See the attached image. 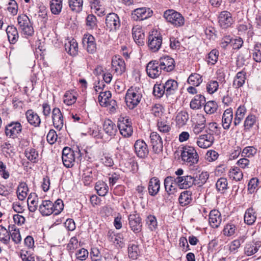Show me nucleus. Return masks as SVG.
I'll use <instances>...</instances> for the list:
<instances>
[{
  "label": "nucleus",
  "instance_id": "nucleus-1",
  "mask_svg": "<svg viewBox=\"0 0 261 261\" xmlns=\"http://www.w3.org/2000/svg\"><path fill=\"white\" fill-rule=\"evenodd\" d=\"M64 204L62 199H58L54 203L50 200H42L39 210L43 216H49L52 214L57 215L63 210Z\"/></svg>",
  "mask_w": 261,
  "mask_h": 261
},
{
  "label": "nucleus",
  "instance_id": "nucleus-2",
  "mask_svg": "<svg viewBox=\"0 0 261 261\" xmlns=\"http://www.w3.org/2000/svg\"><path fill=\"white\" fill-rule=\"evenodd\" d=\"M82 158V153L77 147L74 150L70 147H65L62 150V162L64 165L67 168L72 167L75 162H80Z\"/></svg>",
  "mask_w": 261,
  "mask_h": 261
},
{
  "label": "nucleus",
  "instance_id": "nucleus-3",
  "mask_svg": "<svg viewBox=\"0 0 261 261\" xmlns=\"http://www.w3.org/2000/svg\"><path fill=\"white\" fill-rule=\"evenodd\" d=\"M142 97V89L137 86H132L127 91L125 102L129 109H133L140 102Z\"/></svg>",
  "mask_w": 261,
  "mask_h": 261
},
{
  "label": "nucleus",
  "instance_id": "nucleus-4",
  "mask_svg": "<svg viewBox=\"0 0 261 261\" xmlns=\"http://www.w3.org/2000/svg\"><path fill=\"white\" fill-rule=\"evenodd\" d=\"M163 17L167 22L175 28H179L185 24V18L179 12L173 10L168 9L164 12Z\"/></svg>",
  "mask_w": 261,
  "mask_h": 261
},
{
  "label": "nucleus",
  "instance_id": "nucleus-5",
  "mask_svg": "<svg viewBox=\"0 0 261 261\" xmlns=\"http://www.w3.org/2000/svg\"><path fill=\"white\" fill-rule=\"evenodd\" d=\"M182 160L189 165L197 164L199 161V155L194 147L185 146L182 148L181 153Z\"/></svg>",
  "mask_w": 261,
  "mask_h": 261
},
{
  "label": "nucleus",
  "instance_id": "nucleus-6",
  "mask_svg": "<svg viewBox=\"0 0 261 261\" xmlns=\"http://www.w3.org/2000/svg\"><path fill=\"white\" fill-rule=\"evenodd\" d=\"M17 21L19 28L25 37L33 36L34 29L30 18L25 14L19 15L17 17Z\"/></svg>",
  "mask_w": 261,
  "mask_h": 261
},
{
  "label": "nucleus",
  "instance_id": "nucleus-7",
  "mask_svg": "<svg viewBox=\"0 0 261 261\" xmlns=\"http://www.w3.org/2000/svg\"><path fill=\"white\" fill-rule=\"evenodd\" d=\"M117 127L124 137L127 138L132 135L133 132L132 123L128 116H120L119 118Z\"/></svg>",
  "mask_w": 261,
  "mask_h": 261
},
{
  "label": "nucleus",
  "instance_id": "nucleus-8",
  "mask_svg": "<svg viewBox=\"0 0 261 261\" xmlns=\"http://www.w3.org/2000/svg\"><path fill=\"white\" fill-rule=\"evenodd\" d=\"M162 44V36L158 31H152L149 35L148 45L149 49L153 52L158 51Z\"/></svg>",
  "mask_w": 261,
  "mask_h": 261
},
{
  "label": "nucleus",
  "instance_id": "nucleus-9",
  "mask_svg": "<svg viewBox=\"0 0 261 261\" xmlns=\"http://www.w3.org/2000/svg\"><path fill=\"white\" fill-rule=\"evenodd\" d=\"M22 129V126L20 122L12 121L5 126V133L7 137L15 139L21 133Z\"/></svg>",
  "mask_w": 261,
  "mask_h": 261
},
{
  "label": "nucleus",
  "instance_id": "nucleus-10",
  "mask_svg": "<svg viewBox=\"0 0 261 261\" xmlns=\"http://www.w3.org/2000/svg\"><path fill=\"white\" fill-rule=\"evenodd\" d=\"M206 134H202L197 138L196 144L197 146L203 149L210 147L214 143L215 139L212 133L206 130Z\"/></svg>",
  "mask_w": 261,
  "mask_h": 261
},
{
  "label": "nucleus",
  "instance_id": "nucleus-11",
  "mask_svg": "<svg viewBox=\"0 0 261 261\" xmlns=\"http://www.w3.org/2000/svg\"><path fill=\"white\" fill-rule=\"evenodd\" d=\"M162 70L159 61L156 60L149 62L146 67L147 75L153 79L158 77L161 74Z\"/></svg>",
  "mask_w": 261,
  "mask_h": 261
},
{
  "label": "nucleus",
  "instance_id": "nucleus-12",
  "mask_svg": "<svg viewBox=\"0 0 261 261\" xmlns=\"http://www.w3.org/2000/svg\"><path fill=\"white\" fill-rule=\"evenodd\" d=\"M106 25L107 29L110 31L115 32L120 27V20L118 15L115 13L108 14L106 18Z\"/></svg>",
  "mask_w": 261,
  "mask_h": 261
},
{
  "label": "nucleus",
  "instance_id": "nucleus-13",
  "mask_svg": "<svg viewBox=\"0 0 261 261\" xmlns=\"http://www.w3.org/2000/svg\"><path fill=\"white\" fill-rule=\"evenodd\" d=\"M128 225L130 229L135 233H139L142 229V219L138 214H132L128 216Z\"/></svg>",
  "mask_w": 261,
  "mask_h": 261
},
{
  "label": "nucleus",
  "instance_id": "nucleus-14",
  "mask_svg": "<svg viewBox=\"0 0 261 261\" xmlns=\"http://www.w3.org/2000/svg\"><path fill=\"white\" fill-rule=\"evenodd\" d=\"M165 190L169 196L175 195L177 192V182L176 177L169 176L166 177L164 181Z\"/></svg>",
  "mask_w": 261,
  "mask_h": 261
},
{
  "label": "nucleus",
  "instance_id": "nucleus-15",
  "mask_svg": "<svg viewBox=\"0 0 261 261\" xmlns=\"http://www.w3.org/2000/svg\"><path fill=\"white\" fill-rule=\"evenodd\" d=\"M152 11L149 8L141 7L135 9L132 13V17L135 20H143L152 15Z\"/></svg>",
  "mask_w": 261,
  "mask_h": 261
},
{
  "label": "nucleus",
  "instance_id": "nucleus-16",
  "mask_svg": "<svg viewBox=\"0 0 261 261\" xmlns=\"http://www.w3.org/2000/svg\"><path fill=\"white\" fill-rule=\"evenodd\" d=\"M111 65L112 70L117 75H121L125 71V63L119 56H115L112 58Z\"/></svg>",
  "mask_w": 261,
  "mask_h": 261
},
{
  "label": "nucleus",
  "instance_id": "nucleus-17",
  "mask_svg": "<svg viewBox=\"0 0 261 261\" xmlns=\"http://www.w3.org/2000/svg\"><path fill=\"white\" fill-rule=\"evenodd\" d=\"M52 121L54 127L58 130H60L64 126V118L63 114L58 108H55L52 111Z\"/></svg>",
  "mask_w": 261,
  "mask_h": 261
},
{
  "label": "nucleus",
  "instance_id": "nucleus-18",
  "mask_svg": "<svg viewBox=\"0 0 261 261\" xmlns=\"http://www.w3.org/2000/svg\"><path fill=\"white\" fill-rule=\"evenodd\" d=\"M135 151L138 157L145 158L149 153V149L146 143L142 140H137L134 144Z\"/></svg>",
  "mask_w": 261,
  "mask_h": 261
},
{
  "label": "nucleus",
  "instance_id": "nucleus-19",
  "mask_svg": "<svg viewBox=\"0 0 261 261\" xmlns=\"http://www.w3.org/2000/svg\"><path fill=\"white\" fill-rule=\"evenodd\" d=\"M218 19L219 24L223 29L230 27L233 23L231 14L227 11H222L219 15Z\"/></svg>",
  "mask_w": 261,
  "mask_h": 261
},
{
  "label": "nucleus",
  "instance_id": "nucleus-20",
  "mask_svg": "<svg viewBox=\"0 0 261 261\" xmlns=\"http://www.w3.org/2000/svg\"><path fill=\"white\" fill-rule=\"evenodd\" d=\"M150 142L153 151L159 153L163 150V141L161 136L156 132H152L150 135Z\"/></svg>",
  "mask_w": 261,
  "mask_h": 261
},
{
  "label": "nucleus",
  "instance_id": "nucleus-21",
  "mask_svg": "<svg viewBox=\"0 0 261 261\" xmlns=\"http://www.w3.org/2000/svg\"><path fill=\"white\" fill-rule=\"evenodd\" d=\"M83 43L87 51L93 54L96 51V44L94 37L90 34H85L83 38Z\"/></svg>",
  "mask_w": 261,
  "mask_h": 261
},
{
  "label": "nucleus",
  "instance_id": "nucleus-22",
  "mask_svg": "<svg viewBox=\"0 0 261 261\" xmlns=\"http://www.w3.org/2000/svg\"><path fill=\"white\" fill-rule=\"evenodd\" d=\"M176 178L178 187L180 189H187L194 185V178L191 175L177 176Z\"/></svg>",
  "mask_w": 261,
  "mask_h": 261
},
{
  "label": "nucleus",
  "instance_id": "nucleus-23",
  "mask_svg": "<svg viewBox=\"0 0 261 261\" xmlns=\"http://www.w3.org/2000/svg\"><path fill=\"white\" fill-rule=\"evenodd\" d=\"M158 61L163 71L170 72L173 70L175 68L174 59L168 56L161 57Z\"/></svg>",
  "mask_w": 261,
  "mask_h": 261
},
{
  "label": "nucleus",
  "instance_id": "nucleus-24",
  "mask_svg": "<svg viewBox=\"0 0 261 261\" xmlns=\"http://www.w3.org/2000/svg\"><path fill=\"white\" fill-rule=\"evenodd\" d=\"M132 35L134 41L138 45H144L145 34L140 25H137L133 28Z\"/></svg>",
  "mask_w": 261,
  "mask_h": 261
},
{
  "label": "nucleus",
  "instance_id": "nucleus-25",
  "mask_svg": "<svg viewBox=\"0 0 261 261\" xmlns=\"http://www.w3.org/2000/svg\"><path fill=\"white\" fill-rule=\"evenodd\" d=\"M233 118V111L230 108L225 110L222 117V126L224 129H229Z\"/></svg>",
  "mask_w": 261,
  "mask_h": 261
},
{
  "label": "nucleus",
  "instance_id": "nucleus-26",
  "mask_svg": "<svg viewBox=\"0 0 261 261\" xmlns=\"http://www.w3.org/2000/svg\"><path fill=\"white\" fill-rule=\"evenodd\" d=\"M65 49L71 56H75L78 52V44L73 38H68L65 41Z\"/></svg>",
  "mask_w": 261,
  "mask_h": 261
},
{
  "label": "nucleus",
  "instance_id": "nucleus-27",
  "mask_svg": "<svg viewBox=\"0 0 261 261\" xmlns=\"http://www.w3.org/2000/svg\"><path fill=\"white\" fill-rule=\"evenodd\" d=\"M111 93L110 91H106L105 92H100L98 96V101L100 105L103 107H107L112 105V108H114L115 100H111Z\"/></svg>",
  "mask_w": 261,
  "mask_h": 261
},
{
  "label": "nucleus",
  "instance_id": "nucleus-28",
  "mask_svg": "<svg viewBox=\"0 0 261 261\" xmlns=\"http://www.w3.org/2000/svg\"><path fill=\"white\" fill-rule=\"evenodd\" d=\"M221 215L219 211L217 210H213L211 211L209 214V223L213 228L218 227L221 223Z\"/></svg>",
  "mask_w": 261,
  "mask_h": 261
},
{
  "label": "nucleus",
  "instance_id": "nucleus-29",
  "mask_svg": "<svg viewBox=\"0 0 261 261\" xmlns=\"http://www.w3.org/2000/svg\"><path fill=\"white\" fill-rule=\"evenodd\" d=\"M25 117L28 122L34 127L39 126L41 123V119L38 115L33 111V110L30 109L25 112Z\"/></svg>",
  "mask_w": 261,
  "mask_h": 261
},
{
  "label": "nucleus",
  "instance_id": "nucleus-30",
  "mask_svg": "<svg viewBox=\"0 0 261 261\" xmlns=\"http://www.w3.org/2000/svg\"><path fill=\"white\" fill-rule=\"evenodd\" d=\"M246 80V72L244 70L238 72L234 76L232 86L235 89H239L243 86Z\"/></svg>",
  "mask_w": 261,
  "mask_h": 261
},
{
  "label": "nucleus",
  "instance_id": "nucleus-31",
  "mask_svg": "<svg viewBox=\"0 0 261 261\" xmlns=\"http://www.w3.org/2000/svg\"><path fill=\"white\" fill-rule=\"evenodd\" d=\"M261 246V242L255 241L248 243L244 247V253L247 256H251L256 253Z\"/></svg>",
  "mask_w": 261,
  "mask_h": 261
},
{
  "label": "nucleus",
  "instance_id": "nucleus-32",
  "mask_svg": "<svg viewBox=\"0 0 261 261\" xmlns=\"http://www.w3.org/2000/svg\"><path fill=\"white\" fill-rule=\"evenodd\" d=\"M103 129L105 133L111 137L114 136L117 132V126L110 119H107L104 121Z\"/></svg>",
  "mask_w": 261,
  "mask_h": 261
},
{
  "label": "nucleus",
  "instance_id": "nucleus-33",
  "mask_svg": "<svg viewBox=\"0 0 261 261\" xmlns=\"http://www.w3.org/2000/svg\"><path fill=\"white\" fill-rule=\"evenodd\" d=\"M160 189V180L155 177L151 178L149 182L148 190L151 196H155L159 192Z\"/></svg>",
  "mask_w": 261,
  "mask_h": 261
},
{
  "label": "nucleus",
  "instance_id": "nucleus-34",
  "mask_svg": "<svg viewBox=\"0 0 261 261\" xmlns=\"http://www.w3.org/2000/svg\"><path fill=\"white\" fill-rule=\"evenodd\" d=\"M164 90L166 92V95L174 94L177 90L178 83L174 80H169L167 81L164 84H163Z\"/></svg>",
  "mask_w": 261,
  "mask_h": 261
},
{
  "label": "nucleus",
  "instance_id": "nucleus-35",
  "mask_svg": "<svg viewBox=\"0 0 261 261\" xmlns=\"http://www.w3.org/2000/svg\"><path fill=\"white\" fill-rule=\"evenodd\" d=\"M8 39L11 44H15L19 38L17 29L13 25H8L6 29Z\"/></svg>",
  "mask_w": 261,
  "mask_h": 261
},
{
  "label": "nucleus",
  "instance_id": "nucleus-36",
  "mask_svg": "<svg viewBox=\"0 0 261 261\" xmlns=\"http://www.w3.org/2000/svg\"><path fill=\"white\" fill-rule=\"evenodd\" d=\"M29 210L31 212H35L38 207L39 198L35 193H31L28 196L27 199Z\"/></svg>",
  "mask_w": 261,
  "mask_h": 261
},
{
  "label": "nucleus",
  "instance_id": "nucleus-37",
  "mask_svg": "<svg viewBox=\"0 0 261 261\" xmlns=\"http://www.w3.org/2000/svg\"><path fill=\"white\" fill-rule=\"evenodd\" d=\"M36 17L38 23L40 24L41 27L45 28L48 21L46 9L44 7L40 8Z\"/></svg>",
  "mask_w": 261,
  "mask_h": 261
},
{
  "label": "nucleus",
  "instance_id": "nucleus-38",
  "mask_svg": "<svg viewBox=\"0 0 261 261\" xmlns=\"http://www.w3.org/2000/svg\"><path fill=\"white\" fill-rule=\"evenodd\" d=\"M192 200V192L188 190L182 192L178 198L179 203L182 206L188 205L191 203Z\"/></svg>",
  "mask_w": 261,
  "mask_h": 261
},
{
  "label": "nucleus",
  "instance_id": "nucleus-39",
  "mask_svg": "<svg viewBox=\"0 0 261 261\" xmlns=\"http://www.w3.org/2000/svg\"><path fill=\"white\" fill-rule=\"evenodd\" d=\"M205 102L204 96L201 94L196 95L190 102V108L193 110L199 109Z\"/></svg>",
  "mask_w": 261,
  "mask_h": 261
},
{
  "label": "nucleus",
  "instance_id": "nucleus-40",
  "mask_svg": "<svg viewBox=\"0 0 261 261\" xmlns=\"http://www.w3.org/2000/svg\"><path fill=\"white\" fill-rule=\"evenodd\" d=\"M49 7L51 13L58 15L62 11L63 0H50Z\"/></svg>",
  "mask_w": 261,
  "mask_h": 261
},
{
  "label": "nucleus",
  "instance_id": "nucleus-41",
  "mask_svg": "<svg viewBox=\"0 0 261 261\" xmlns=\"http://www.w3.org/2000/svg\"><path fill=\"white\" fill-rule=\"evenodd\" d=\"M29 192V188L24 182L19 183L17 189V196L19 200L22 201L27 197Z\"/></svg>",
  "mask_w": 261,
  "mask_h": 261
},
{
  "label": "nucleus",
  "instance_id": "nucleus-42",
  "mask_svg": "<svg viewBox=\"0 0 261 261\" xmlns=\"http://www.w3.org/2000/svg\"><path fill=\"white\" fill-rule=\"evenodd\" d=\"M246 113V109L244 106H240L237 109L233 120V124L235 126H237L241 123V121L244 119Z\"/></svg>",
  "mask_w": 261,
  "mask_h": 261
},
{
  "label": "nucleus",
  "instance_id": "nucleus-43",
  "mask_svg": "<svg viewBox=\"0 0 261 261\" xmlns=\"http://www.w3.org/2000/svg\"><path fill=\"white\" fill-rule=\"evenodd\" d=\"M244 222L248 225H252L256 219L255 212L251 207L246 210L244 214Z\"/></svg>",
  "mask_w": 261,
  "mask_h": 261
},
{
  "label": "nucleus",
  "instance_id": "nucleus-44",
  "mask_svg": "<svg viewBox=\"0 0 261 261\" xmlns=\"http://www.w3.org/2000/svg\"><path fill=\"white\" fill-rule=\"evenodd\" d=\"M209 177V174L206 171H202L198 175H196L194 178V185L201 187L207 181Z\"/></svg>",
  "mask_w": 261,
  "mask_h": 261
},
{
  "label": "nucleus",
  "instance_id": "nucleus-45",
  "mask_svg": "<svg viewBox=\"0 0 261 261\" xmlns=\"http://www.w3.org/2000/svg\"><path fill=\"white\" fill-rule=\"evenodd\" d=\"M95 189L98 195L105 196L108 192L109 187L106 182L99 180L96 182Z\"/></svg>",
  "mask_w": 261,
  "mask_h": 261
},
{
  "label": "nucleus",
  "instance_id": "nucleus-46",
  "mask_svg": "<svg viewBox=\"0 0 261 261\" xmlns=\"http://www.w3.org/2000/svg\"><path fill=\"white\" fill-rule=\"evenodd\" d=\"M77 94L74 91H66L64 95V102L68 106L74 104L77 99Z\"/></svg>",
  "mask_w": 261,
  "mask_h": 261
},
{
  "label": "nucleus",
  "instance_id": "nucleus-47",
  "mask_svg": "<svg viewBox=\"0 0 261 261\" xmlns=\"http://www.w3.org/2000/svg\"><path fill=\"white\" fill-rule=\"evenodd\" d=\"M9 230L10 233V236H11L13 241L16 244L20 243L21 237L19 229L16 228L14 225H12V226H9Z\"/></svg>",
  "mask_w": 261,
  "mask_h": 261
},
{
  "label": "nucleus",
  "instance_id": "nucleus-48",
  "mask_svg": "<svg viewBox=\"0 0 261 261\" xmlns=\"http://www.w3.org/2000/svg\"><path fill=\"white\" fill-rule=\"evenodd\" d=\"M68 5L71 11L79 13L82 11L83 0H68Z\"/></svg>",
  "mask_w": 261,
  "mask_h": 261
},
{
  "label": "nucleus",
  "instance_id": "nucleus-49",
  "mask_svg": "<svg viewBox=\"0 0 261 261\" xmlns=\"http://www.w3.org/2000/svg\"><path fill=\"white\" fill-rule=\"evenodd\" d=\"M189 119V114L185 111L179 112L176 117V124L179 126L185 125Z\"/></svg>",
  "mask_w": 261,
  "mask_h": 261
},
{
  "label": "nucleus",
  "instance_id": "nucleus-50",
  "mask_svg": "<svg viewBox=\"0 0 261 261\" xmlns=\"http://www.w3.org/2000/svg\"><path fill=\"white\" fill-rule=\"evenodd\" d=\"M80 247L78 240L75 237H72L67 244L66 249L71 255L74 251Z\"/></svg>",
  "mask_w": 261,
  "mask_h": 261
},
{
  "label": "nucleus",
  "instance_id": "nucleus-51",
  "mask_svg": "<svg viewBox=\"0 0 261 261\" xmlns=\"http://www.w3.org/2000/svg\"><path fill=\"white\" fill-rule=\"evenodd\" d=\"M242 151V156L252 158L256 154L257 149L253 146H248L244 147Z\"/></svg>",
  "mask_w": 261,
  "mask_h": 261
},
{
  "label": "nucleus",
  "instance_id": "nucleus-52",
  "mask_svg": "<svg viewBox=\"0 0 261 261\" xmlns=\"http://www.w3.org/2000/svg\"><path fill=\"white\" fill-rule=\"evenodd\" d=\"M202 76L199 74L192 73L188 77L187 82L193 86H198L202 82Z\"/></svg>",
  "mask_w": 261,
  "mask_h": 261
},
{
  "label": "nucleus",
  "instance_id": "nucleus-53",
  "mask_svg": "<svg viewBox=\"0 0 261 261\" xmlns=\"http://www.w3.org/2000/svg\"><path fill=\"white\" fill-rule=\"evenodd\" d=\"M91 8L93 9L98 15H104L105 11L100 2L99 0H92L90 2Z\"/></svg>",
  "mask_w": 261,
  "mask_h": 261
},
{
  "label": "nucleus",
  "instance_id": "nucleus-54",
  "mask_svg": "<svg viewBox=\"0 0 261 261\" xmlns=\"http://www.w3.org/2000/svg\"><path fill=\"white\" fill-rule=\"evenodd\" d=\"M229 176L230 178L236 181H240L243 178V175L240 168L235 167L230 169Z\"/></svg>",
  "mask_w": 261,
  "mask_h": 261
},
{
  "label": "nucleus",
  "instance_id": "nucleus-55",
  "mask_svg": "<svg viewBox=\"0 0 261 261\" xmlns=\"http://www.w3.org/2000/svg\"><path fill=\"white\" fill-rule=\"evenodd\" d=\"M244 240L245 239L243 237H240L231 242L229 244V251L233 253H237Z\"/></svg>",
  "mask_w": 261,
  "mask_h": 261
},
{
  "label": "nucleus",
  "instance_id": "nucleus-56",
  "mask_svg": "<svg viewBox=\"0 0 261 261\" xmlns=\"http://www.w3.org/2000/svg\"><path fill=\"white\" fill-rule=\"evenodd\" d=\"M146 224L149 229L151 231H155L158 228V222L156 217L152 215H148L146 220Z\"/></svg>",
  "mask_w": 261,
  "mask_h": 261
},
{
  "label": "nucleus",
  "instance_id": "nucleus-57",
  "mask_svg": "<svg viewBox=\"0 0 261 261\" xmlns=\"http://www.w3.org/2000/svg\"><path fill=\"white\" fill-rule=\"evenodd\" d=\"M218 108V106L216 101L210 100L205 103L204 110L207 114H212L217 111Z\"/></svg>",
  "mask_w": 261,
  "mask_h": 261
},
{
  "label": "nucleus",
  "instance_id": "nucleus-58",
  "mask_svg": "<svg viewBox=\"0 0 261 261\" xmlns=\"http://www.w3.org/2000/svg\"><path fill=\"white\" fill-rule=\"evenodd\" d=\"M128 256L132 259H136L139 256V248L137 244L130 243L127 248Z\"/></svg>",
  "mask_w": 261,
  "mask_h": 261
},
{
  "label": "nucleus",
  "instance_id": "nucleus-59",
  "mask_svg": "<svg viewBox=\"0 0 261 261\" xmlns=\"http://www.w3.org/2000/svg\"><path fill=\"white\" fill-rule=\"evenodd\" d=\"M10 232L2 225H0V241L5 244H8L10 240Z\"/></svg>",
  "mask_w": 261,
  "mask_h": 261
},
{
  "label": "nucleus",
  "instance_id": "nucleus-60",
  "mask_svg": "<svg viewBox=\"0 0 261 261\" xmlns=\"http://www.w3.org/2000/svg\"><path fill=\"white\" fill-rule=\"evenodd\" d=\"M25 155L27 158L33 163L37 162L38 157V152L34 148H28L25 151Z\"/></svg>",
  "mask_w": 261,
  "mask_h": 261
},
{
  "label": "nucleus",
  "instance_id": "nucleus-61",
  "mask_svg": "<svg viewBox=\"0 0 261 261\" xmlns=\"http://www.w3.org/2000/svg\"><path fill=\"white\" fill-rule=\"evenodd\" d=\"M228 182L227 179L221 177L218 179L216 184V189L218 191L223 193L227 189Z\"/></svg>",
  "mask_w": 261,
  "mask_h": 261
},
{
  "label": "nucleus",
  "instance_id": "nucleus-62",
  "mask_svg": "<svg viewBox=\"0 0 261 261\" xmlns=\"http://www.w3.org/2000/svg\"><path fill=\"white\" fill-rule=\"evenodd\" d=\"M252 57L256 62H261V43H256L252 50Z\"/></svg>",
  "mask_w": 261,
  "mask_h": 261
},
{
  "label": "nucleus",
  "instance_id": "nucleus-63",
  "mask_svg": "<svg viewBox=\"0 0 261 261\" xmlns=\"http://www.w3.org/2000/svg\"><path fill=\"white\" fill-rule=\"evenodd\" d=\"M219 54V51L216 49L211 50L207 57V63L211 65L215 64L217 62Z\"/></svg>",
  "mask_w": 261,
  "mask_h": 261
},
{
  "label": "nucleus",
  "instance_id": "nucleus-64",
  "mask_svg": "<svg viewBox=\"0 0 261 261\" xmlns=\"http://www.w3.org/2000/svg\"><path fill=\"white\" fill-rule=\"evenodd\" d=\"M218 82L214 80L208 81L206 85V91L210 94H212L216 92L218 90Z\"/></svg>",
  "mask_w": 261,
  "mask_h": 261
}]
</instances>
